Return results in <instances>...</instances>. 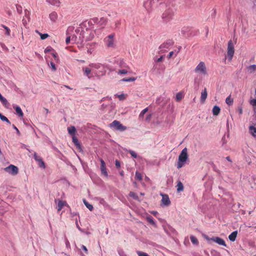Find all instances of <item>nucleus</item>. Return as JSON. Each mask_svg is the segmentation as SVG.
<instances>
[{
	"label": "nucleus",
	"instance_id": "nucleus-1",
	"mask_svg": "<svg viewBox=\"0 0 256 256\" xmlns=\"http://www.w3.org/2000/svg\"><path fill=\"white\" fill-rule=\"evenodd\" d=\"M188 160V154L187 148H184L180 152L178 158V161L176 164V168L178 169L184 166Z\"/></svg>",
	"mask_w": 256,
	"mask_h": 256
},
{
	"label": "nucleus",
	"instance_id": "nucleus-2",
	"mask_svg": "<svg viewBox=\"0 0 256 256\" xmlns=\"http://www.w3.org/2000/svg\"><path fill=\"white\" fill-rule=\"evenodd\" d=\"M194 72L201 76H206L208 74L207 69L204 62H200L196 67Z\"/></svg>",
	"mask_w": 256,
	"mask_h": 256
},
{
	"label": "nucleus",
	"instance_id": "nucleus-3",
	"mask_svg": "<svg viewBox=\"0 0 256 256\" xmlns=\"http://www.w3.org/2000/svg\"><path fill=\"white\" fill-rule=\"evenodd\" d=\"M174 9L172 8H167L162 14V18L166 22H168L172 19L174 14Z\"/></svg>",
	"mask_w": 256,
	"mask_h": 256
},
{
	"label": "nucleus",
	"instance_id": "nucleus-4",
	"mask_svg": "<svg viewBox=\"0 0 256 256\" xmlns=\"http://www.w3.org/2000/svg\"><path fill=\"white\" fill-rule=\"evenodd\" d=\"M109 126L114 130L120 132H123L127 129L126 126H123L120 122L116 120H114L110 124Z\"/></svg>",
	"mask_w": 256,
	"mask_h": 256
},
{
	"label": "nucleus",
	"instance_id": "nucleus-5",
	"mask_svg": "<svg viewBox=\"0 0 256 256\" xmlns=\"http://www.w3.org/2000/svg\"><path fill=\"white\" fill-rule=\"evenodd\" d=\"M114 36L115 34L112 33L104 38V42L108 48H114L115 47Z\"/></svg>",
	"mask_w": 256,
	"mask_h": 256
},
{
	"label": "nucleus",
	"instance_id": "nucleus-6",
	"mask_svg": "<svg viewBox=\"0 0 256 256\" xmlns=\"http://www.w3.org/2000/svg\"><path fill=\"white\" fill-rule=\"evenodd\" d=\"M174 42L172 40H168L166 41L159 46L160 50L158 53L162 54L164 52L172 46Z\"/></svg>",
	"mask_w": 256,
	"mask_h": 256
},
{
	"label": "nucleus",
	"instance_id": "nucleus-7",
	"mask_svg": "<svg viewBox=\"0 0 256 256\" xmlns=\"http://www.w3.org/2000/svg\"><path fill=\"white\" fill-rule=\"evenodd\" d=\"M234 52V44L232 41L230 40L228 42V52L227 56L230 60H231L232 58Z\"/></svg>",
	"mask_w": 256,
	"mask_h": 256
},
{
	"label": "nucleus",
	"instance_id": "nucleus-8",
	"mask_svg": "<svg viewBox=\"0 0 256 256\" xmlns=\"http://www.w3.org/2000/svg\"><path fill=\"white\" fill-rule=\"evenodd\" d=\"M4 170L6 172L12 176L16 175L18 172V167L12 164H10L9 166L6 167Z\"/></svg>",
	"mask_w": 256,
	"mask_h": 256
},
{
	"label": "nucleus",
	"instance_id": "nucleus-9",
	"mask_svg": "<svg viewBox=\"0 0 256 256\" xmlns=\"http://www.w3.org/2000/svg\"><path fill=\"white\" fill-rule=\"evenodd\" d=\"M93 21L101 28H103L107 23V19L103 17L100 18H96L93 19Z\"/></svg>",
	"mask_w": 256,
	"mask_h": 256
},
{
	"label": "nucleus",
	"instance_id": "nucleus-10",
	"mask_svg": "<svg viewBox=\"0 0 256 256\" xmlns=\"http://www.w3.org/2000/svg\"><path fill=\"white\" fill-rule=\"evenodd\" d=\"M153 0H148L144 2V6L148 12H150L152 10Z\"/></svg>",
	"mask_w": 256,
	"mask_h": 256
},
{
	"label": "nucleus",
	"instance_id": "nucleus-11",
	"mask_svg": "<svg viewBox=\"0 0 256 256\" xmlns=\"http://www.w3.org/2000/svg\"><path fill=\"white\" fill-rule=\"evenodd\" d=\"M162 204L166 206H168L170 204V202L168 196L167 194H162Z\"/></svg>",
	"mask_w": 256,
	"mask_h": 256
},
{
	"label": "nucleus",
	"instance_id": "nucleus-12",
	"mask_svg": "<svg viewBox=\"0 0 256 256\" xmlns=\"http://www.w3.org/2000/svg\"><path fill=\"white\" fill-rule=\"evenodd\" d=\"M211 240L219 245L225 246H226V244L224 240L219 237L212 238Z\"/></svg>",
	"mask_w": 256,
	"mask_h": 256
},
{
	"label": "nucleus",
	"instance_id": "nucleus-13",
	"mask_svg": "<svg viewBox=\"0 0 256 256\" xmlns=\"http://www.w3.org/2000/svg\"><path fill=\"white\" fill-rule=\"evenodd\" d=\"M82 70L84 72V75L86 76L88 78H91L92 76V74L91 72L92 70L90 68H83Z\"/></svg>",
	"mask_w": 256,
	"mask_h": 256
},
{
	"label": "nucleus",
	"instance_id": "nucleus-14",
	"mask_svg": "<svg viewBox=\"0 0 256 256\" xmlns=\"http://www.w3.org/2000/svg\"><path fill=\"white\" fill-rule=\"evenodd\" d=\"M94 34L98 36L100 34V32L98 30H95L94 31L90 32V36H86V40H92L94 37Z\"/></svg>",
	"mask_w": 256,
	"mask_h": 256
},
{
	"label": "nucleus",
	"instance_id": "nucleus-15",
	"mask_svg": "<svg viewBox=\"0 0 256 256\" xmlns=\"http://www.w3.org/2000/svg\"><path fill=\"white\" fill-rule=\"evenodd\" d=\"M46 2L49 4L59 7L60 5V0H46Z\"/></svg>",
	"mask_w": 256,
	"mask_h": 256
},
{
	"label": "nucleus",
	"instance_id": "nucleus-16",
	"mask_svg": "<svg viewBox=\"0 0 256 256\" xmlns=\"http://www.w3.org/2000/svg\"><path fill=\"white\" fill-rule=\"evenodd\" d=\"M100 164H101V165H100L101 172L104 174L106 176H107L108 173L106 170L105 162H104V160L102 159H100Z\"/></svg>",
	"mask_w": 256,
	"mask_h": 256
},
{
	"label": "nucleus",
	"instance_id": "nucleus-17",
	"mask_svg": "<svg viewBox=\"0 0 256 256\" xmlns=\"http://www.w3.org/2000/svg\"><path fill=\"white\" fill-rule=\"evenodd\" d=\"M67 205V203L65 201L58 200V201L57 203V206H58V211L60 212L61 210L63 208V207Z\"/></svg>",
	"mask_w": 256,
	"mask_h": 256
},
{
	"label": "nucleus",
	"instance_id": "nucleus-18",
	"mask_svg": "<svg viewBox=\"0 0 256 256\" xmlns=\"http://www.w3.org/2000/svg\"><path fill=\"white\" fill-rule=\"evenodd\" d=\"M208 96V93L206 91V89L204 88V89L202 92L201 96H200V101L202 103H204Z\"/></svg>",
	"mask_w": 256,
	"mask_h": 256
},
{
	"label": "nucleus",
	"instance_id": "nucleus-19",
	"mask_svg": "<svg viewBox=\"0 0 256 256\" xmlns=\"http://www.w3.org/2000/svg\"><path fill=\"white\" fill-rule=\"evenodd\" d=\"M68 134L72 136H76V128L74 126H70L68 128Z\"/></svg>",
	"mask_w": 256,
	"mask_h": 256
},
{
	"label": "nucleus",
	"instance_id": "nucleus-20",
	"mask_svg": "<svg viewBox=\"0 0 256 256\" xmlns=\"http://www.w3.org/2000/svg\"><path fill=\"white\" fill-rule=\"evenodd\" d=\"M58 14L55 12H53L49 14V18H50V20L53 22H56V20L58 19Z\"/></svg>",
	"mask_w": 256,
	"mask_h": 256
},
{
	"label": "nucleus",
	"instance_id": "nucleus-21",
	"mask_svg": "<svg viewBox=\"0 0 256 256\" xmlns=\"http://www.w3.org/2000/svg\"><path fill=\"white\" fill-rule=\"evenodd\" d=\"M181 50V46H179L178 48V50H175L174 51L170 52L168 55V58H170L174 54V56H176L180 52V51Z\"/></svg>",
	"mask_w": 256,
	"mask_h": 256
},
{
	"label": "nucleus",
	"instance_id": "nucleus-22",
	"mask_svg": "<svg viewBox=\"0 0 256 256\" xmlns=\"http://www.w3.org/2000/svg\"><path fill=\"white\" fill-rule=\"evenodd\" d=\"M238 234L237 231H234L228 236L229 240L232 242L235 241Z\"/></svg>",
	"mask_w": 256,
	"mask_h": 256
},
{
	"label": "nucleus",
	"instance_id": "nucleus-23",
	"mask_svg": "<svg viewBox=\"0 0 256 256\" xmlns=\"http://www.w3.org/2000/svg\"><path fill=\"white\" fill-rule=\"evenodd\" d=\"M212 114L214 116H218L220 111V109L219 106H214L212 108Z\"/></svg>",
	"mask_w": 256,
	"mask_h": 256
},
{
	"label": "nucleus",
	"instance_id": "nucleus-24",
	"mask_svg": "<svg viewBox=\"0 0 256 256\" xmlns=\"http://www.w3.org/2000/svg\"><path fill=\"white\" fill-rule=\"evenodd\" d=\"M176 190L178 192H182L184 190V186L180 181L178 182V184L176 186Z\"/></svg>",
	"mask_w": 256,
	"mask_h": 256
},
{
	"label": "nucleus",
	"instance_id": "nucleus-25",
	"mask_svg": "<svg viewBox=\"0 0 256 256\" xmlns=\"http://www.w3.org/2000/svg\"><path fill=\"white\" fill-rule=\"evenodd\" d=\"M72 142L76 145L77 148H80V145L78 142V139L76 138V136H72Z\"/></svg>",
	"mask_w": 256,
	"mask_h": 256
},
{
	"label": "nucleus",
	"instance_id": "nucleus-26",
	"mask_svg": "<svg viewBox=\"0 0 256 256\" xmlns=\"http://www.w3.org/2000/svg\"><path fill=\"white\" fill-rule=\"evenodd\" d=\"M249 130L250 134L256 137V128L251 126L249 128Z\"/></svg>",
	"mask_w": 256,
	"mask_h": 256
},
{
	"label": "nucleus",
	"instance_id": "nucleus-27",
	"mask_svg": "<svg viewBox=\"0 0 256 256\" xmlns=\"http://www.w3.org/2000/svg\"><path fill=\"white\" fill-rule=\"evenodd\" d=\"M256 70V64L250 65L248 67V71L250 73H252Z\"/></svg>",
	"mask_w": 256,
	"mask_h": 256
},
{
	"label": "nucleus",
	"instance_id": "nucleus-28",
	"mask_svg": "<svg viewBox=\"0 0 256 256\" xmlns=\"http://www.w3.org/2000/svg\"><path fill=\"white\" fill-rule=\"evenodd\" d=\"M14 108L16 114L20 116H24L23 112H22L19 106H16Z\"/></svg>",
	"mask_w": 256,
	"mask_h": 256
},
{
	"label": "nucleus",
	"instance_id": "nucleus-29",
	"mask_svg": "<svg viewBox=\"0 0 256 256\" xmlns=\"http://www.w3.org/2000/svg\"><path fill=\"white\" fill-rule=\"evenodd\" d=\"M102 66V65L100 64H89V66L90 68H95V69H99L101 68V66Z\"/></svg>",
	"mask_w": 256,
	"mask_h": 256
},
{
	"label": "nucleus",
	"instance_id": "nucleus-30",
	"mask_svg": "<svg viewBox=\"0 0 256 256\" xmlns=\"http://www.w3.org/2000/svg\"><path fill=\"white\" fill-rule=\"evenodd\" d=\"M114 96L115 97L118 98L120 100H123L126 98L127 95L122 94H114Z\"/></svg>",
	"mask_w": 256,
	"mask_h": 256
},
{
	"label": "nucleus",
	"instance_id": "nucleus-31",
	"mask_svg": "<svg viewBox=\"0 0 256 256\" xmlns=\"http://www.w3.org/2000/svg\"><path fill=\"white\" fill-rule=\"evenodd\" d=\"M233 99L231 98L230 96H229L226 98V102L228 106H231L233 104Z\"/></svg>",
	"mask_w": 256,
	"mask_h": 256
},
{
	"label": "nucleus",
	"instance_id": "nucleus-32",
	"mask_svg": "<svg viewBox=\"0 0 256 256\" xmlns=\"http://www.w3.org/2000/svg\"><path fill=\"white\" fill-rule=\"evenodd\" d=\"M83 202L84 203V204H85V206H86V207L90 211H92L94 209V207L93 206L88 204V202L86 201V200H83Z\"/></svg>",
	"mask_w": 256,
	"mask_h": 256
},
{
	"label": "nucleus",
	"instance_id": "nucleus-33",
	"mask_svg": "<svg viewBox=\"0 0 256 256\" xmlns=\"http://www.w3.org/2000/svg\"><path fill=\"white\" fill-rule=\"evenodd\" d=\"M0 119L4 122H6L8 124H10V121L6 117L2 115L1 113H0Z\"/></svg>",
	"mask_w": 256,
	"mask_h": 256
},
{
	"label": "nucleus",
	"instance_id": "nucleus-34",
	"mask_svg": "<svg viewBox=\"0 0 256 256\" xmlns=\"http://www.w3.org/2000/svg\"><path fill=\"white\" fill-rule=\"evenodd\" d=\"M136 78L134 77H132L130 78H124L122 80V81L126 82H134L136 80Z\"/></svg>",
	"mask_w": 256,
	"mask_h": 256
},
{
	"label": "nucleus",
	"instance_id": "nucleus-35",
	"mask_svg": "<svg viewBox=\"0 0 256 256\" xmlns=\"http://www.w3.org/2000/svg\"><path fill=\"white\" fill-rule=\"evenodd\" d=\"M190 239L192 244H198V240L197 238L194 236H190Z\"/></svg>",
	"mask_w": 256,
	"mask_h": 256
},
{
	"label": "nucleus",
	"instance_id": "nucleus-36",
	"mask_svg": "<svg viewBox=\"0 0 256 256\" xmlns=\"http://www.w3.org/2000/svg\"><path fill=\"white\" fill-rule=\"evenodd\" d=\"M164 58V56H160L159 58H156V57H154V60L156 62H160L162 61Z\"/></svg>",
	"mask_w": 256,
	"mask_h": 256
},
{
	"label": "nucleus",
	"instance_id": "nucleus-37",
	"mask_svg": "<svg viewBox=\"0 0 256 256\" xmlns=\"http://www.w3.org/2000/svg\"><path fill=\"white\" fill-rule=\"evenodd\" d=\"M148 111V108H144V110H143L140 113V115H139V118H143L144 114Z\"/></svg>",
	"mask_w": 256,
	"mask_h": 256
},
{
	"label": "nucleus",
	"instance_id": "nucleus-38",
	"mask_svg": "<svg viewBox=\"0 0 256 256\" xmlns=\"http://www.w3.org/2000/svg\"><path fill=\"white\" fill-rule=\"evenodd\" d=\"M95 45V44L94 43H92L90 44V46H92V48H90L88 50V53L89 54H91L92 52H93V50H94V47Z\"/></svg>",
	"mask_w": 256,
	"mask_h": 256
},
{
	"label": "nucleus",
	"instance_id": "nucleus-39",
	"mask_svg": "<svg viewBox=\"0 0 256 256\" xmlns=\"http://www.w3.org/2000/svg\"><path fill=\"white\" fill-rule=\"evenodd\" d=\"M182 98V94L180 92H178L176 94V100L178 102L180 101Z\"/></svg>",
	"mask_w": 256,
	"mask_h": 256
},
{
	"label": "nucleus",
	"instance_id": "nucleus-40",
	"mask_svg": "<svg viewBox=\"0 0 256 256\" xmlns=\"http://www.w3.org/2000/svg\"><path fill=\"white\" fill-rule=\"evenodd\" d=\"M136 178L139 180H142V176L141 174L138 172H136Z\"/></svg>",
	"mask_w": 256,
	"mask_h": 256
},
{
	"label": "nucleus",
	"instance_id": "nucleus-41",
	"mask_svg": "<svg viewBox=\"0 0 256 256\" xmlns=\"http://www.w3.org/2000/svg\"><path fill=\"white\" fill-rule=\"evenodd\" d=\"M38 162L39 166L40 167L42 168H45L44 162L42 158L40 160H38Z\"/></svg>",
	"mask_w": 256,
	"mask_h": 256
},
{
	"label": "nucleus",
	"instance_id": "nucleus-42",
	"mask_svg": "<svg viewBox=\"0 0 256 256\" xmlns=\"http://www.w3.org/2000/svg\"><path fill=\"white\" fill-rule=\"evenodd\" d=\"M128 72V70L125 69L120 70L118 72V74H126Z\"/></svg>",
	"mask_w": 256,
	"mask_h": 256
},
{
	"label": "nucleus",
	"instance_id": "nucleus-43",
	"mask_svg": "<svg viewBox=\"0 0 256 256\" xmlns=\"http://www.w3.org/2000/svg\"><path fill=\"white\" fill-rule=\"evenodd\" d=\"M136 253L138 256H149L146 253L140 251H137Z\"/></svg>",
	"mask_w": 256,
	"mask_h": 256
},
{
	"label": "nucleus",
	"instance_id": "nucleus-44",
	"mask_svg": "<svg viewBox=\"0 0 256 256\" xmlns=\"http://www.w3.org/2000/svg\"><path fill=\"white\" fill-rule=\"evenodd\" d=\"M128 152L132 157H133L134 158H137V154H136V152H134V151H133L132 150H130Z\"/></svg>",
	"mask_w": 256,
	"mask_h": 256
},
{
	"label": "nucleus",
	"instance_id": "nucleus-45",
	"mask_svg": "<svg viewBox=\"0 0 256 256\" xmlns=\"http://www.w3.org/2000/svg\"><path fill=\"white\" fill-rule=\"evenodd\" d=\"M2 27L6 30V34L9 36L10 34V30L9 28L5 26H2Z\"/></svg>",
	"mask_w": 256,
	"mask_h": 256
},
{
	"label": "nucleus",
	"instance_id": "nucleus-46",
	"mask_svg": "<svg viewBox=\"0 0 256 256\" xmlns=\"http://www.w3.org/2000/svg\"><path fill=\"white\" fill-rule=\"evenodd\" d=\"M40 34V38L42 40H44L48 36V35L47 34Z\"/></svg>",
	"mask_w": 256,
	"mask_h": 256
},
{
	"label": "nucleus",
	"instance_id": "nucleus-47",
	"mask_svg": "<svg viewBox=\"0 0 256 256\" xmlns=\"http://www.w3.org/2000/svg\"><path fill=\"white\" fill-rule=\"evenodd\" d=\"M148 221L152 224H154V222L153 220V218L152 216H149L147 218Z\"/></svg>",
	"mask_w": 256,
	"mask_h": 256
},
{
	"label": "nucleus",
	"instance_id": "nucleus-48",
	"mask_svg": "<svg viewBox=\"0 0 256 256\" xmlns=\"http://www.w3.org/2000/svg\"><path fill=\"white\" fill-rule=\"evenodd\" d=\"M34 160L37 162H38L41 159V158L37 155L36 152H34Z\"/></svg>",
	"mask_w": 256,
	"mask_h": 256
},
{
	"label": "nucleus",
	"instance_id": "nucleus-49",
	"mask_svg": "<svg viewBox=\"0 0 256 256\" xmlns=\"http://www.w3.org/2000/svg\"><path fill=\"white\" fill-rule=\"evenodd\" d=\"M121 24L120 20H118L115 22V28H118Z\"/></svg>",
	"mask_w": 256,
	"mask_h": 256
},
{
	"label": "nucleus",
	"instance_id": "nucleus-50",
	"mask_svg": "<svg viewBox=\"0 0 256 256\" xmlns=\"http://www.w3.org/2000/svg\"><path fill=\"white\" fill-rule=\"evenodd\" d=\"M50 67L53 71H55L56 70V67L55 64L53 62H51L50 63Z\"/></svg>",
	"mask_w": 256,
	"mask_h": 256
},
{
	"label": "nucleus",
	"instance_id": "nucleus-51",
	"mask_svg": "<svg viewBox=\"0 0 256 256\" xmlns=\"http://www.w3.org/2000/svg\"><path fill=\"white\" fill-rule=\"evenodd\" d=\"M0 100L3 103V104H6L8 101L7 100H6V98H5L4 97H3L2 96H0Z\"/></svg>",
	"mask_w": 256,
	"mask_h": 256
},
{
	"label": "nucleus",
	"instance_id": "nucleus-52",
	"mask_svg": "<svg viewBox=\"0 0 256 256\" xmlns=\"http://www.w3.org/2000/svg\"><path fill=\"white\" fill-rule=\"evenodd\" d=\"M70 40H72L70 36H68L66 40V44H70Z\"/></svg>",
	"mask_w": 256,
	"mask_h": 256
},
{
	"label": "nucleus",
	"instance_id": "nucleus-53",
	"mask_svg": "<svg viewBox=\"0 0 256 256\" xmlns=\"http://www.w3.org/2000/svg\"><path fill=\"white\" fill-rule=\"evenodd\" d=\"M130 196H131V197H132L134 198H138V196L136 195V194L134 192H130Z\"/></svg>",
	"mask_w": 256,
	"mask_h": 256
},
{
	"label": "nucleus",
	"instance_id": "nucleus-54",
	"mask_svg": "<svg viewBox=\"0 0 256 256\" xmlns=\"http://www.w3.org/2000/svg\"><path fill=\"white\" fill-rule=\"evenodd\" d=\"M52 48L50 46H48L45 50H44V52L47 53L48 52L52 50Z\"/></svg>",
	"mask_w": 256,
	"mask_h": 256
},
{
	"label": "nucleus",
	"instance_id": "nucleus-55",
	"mask_svg": "<svg viewBox=\"0 0 256 256\" xmlns=\"http://www.w3.org/2000/svg\"><path fill=\"white\" fill-rule=\"evenodd\" d=\"M116 166L117 168H120V162L118 160H116L115 162Z\"/></svg>",
	"mask_w": 256,
	"mask_h": 256
},
{
	"label": "nucleus",
	"instance_id": "nucleus-56",
	"mask_svg": "<svg viewBox=\"0 0 256 256\" xmlns=\"http://www.w3.org/2000/svg\"><path fill=\"white\" fill-rule=\"evenodd\" d=\"M71 40L73 43H74L76 41V36H72L71 38Z\"/></svg>",
	"mask_w": 256,
	"mask_h": 256
},
{
	"label": "nucleus",
	"instance_id": "nucleus-57",
	"mask_svg": "<svg viewBox=\"0 0 256 256\" xmlns=\"http://www.w3.org/2000/svg\"><path fill=\"white\" fill-rule=\"evenodd\" d=\"M76 228H78V229L80 231V232H84V230H82V229L80 227V226H79V225H78V222H76Z\"/></svg>",
	"mask_w": 256,
	"mask_h": 256
},
{
	"label": "nucleus",
	"instance_id": "nucleus-58",
	"mask_svg": "<svg viewBox=\"0 0 256 256\" xmlns=\"http://www.w3.org/2000/svg\"><path fill=\"white\" fill-rule=\"evenodd\" d=\"M237 111L240 114H242L243 110H242V108H238Z\"/></svg>",
	"mask_w": 256,
	"mask_h": 256
},
{
	"label": "nucleus",
	"instance_id": "nucleus-59",
	"mask_svg": "<svg viewBox=\"0 0 256 256\" xmlns=\"http://www.w3.org/2000/svg\"><path fill=\"white\" fill-rule=\"evenodd\" d=\"M14 128L15 130L16 131V132L18 134H20V132L19 131V130H18V128L14 126V125H13L12 126Z\"/></svg>",
	"mask_w": 256,
	"mask_h": 256
},
{
	"label": "nucleus",
	"instance_id": "nucleus-60",
	"mask_svg": "<svg viewBox=\"0 0 256 256\" xmlns=\"http://www.w3.org/2000/svg\"><path fill=\"white\" fill-rule=\"evenodd\" d=\"M200 81V80H198V78H195L194 80V83L197 84L198 85L199 84Z\"/></svg>",
	"mask_w": 256,
	"mask_h": 256
},
{
	"label": "nucleus",
	"instance_id": "nucleus-61",
	"mask_svg": "<svg viewBox=\"0 0 256 256\" xmlns=\"http://www.w3.org/2000/svg\"><path fill=\"white\" fill-rule=\"evenodd\" d=\"M82 250H84L86 253H87V252H88V249H87V248H86V246H84L82 245Z\"/></svg>",
	"mask_w": 256,
	"mask_h": 256
},
{
	"label": "nucleus",
	"instance_id": "nucleus-62",
	"mask_svg": "<svg viewBox=\"0 0 256 256\" xmlns=\"http://www.w3.org/2000/svg\"><path fill=\"white\" fill-rule=\"evenodd\" d=\"M119 254L120 256H123L124 254V252H119Z\"/></svg>",
	"mask_w": 256,
	"mask_h": 256
},
{
	"label": "nucleus",
	"instance_id": "nucleus-63",
	"mask_svg": "<svg viewBox=\"0 0 256 256\" xmlns=\"http://www.w3.org/2000/svg\"><path fill=\"white\" fill-rule=\"evenodd\" d=\"M104 202V199H102V198H101V199H100V202L101 204H103Z\"/></svg>",
	"mask_w": 256,
	"mask_h": 256
},
{
	"label": "nucleus",
	"instance_id": "nucleus-64",
	"mask_svg": "<svg viewBox=\"0 0 256 256\" xmlns=\"http://www.w3.org/2000/svg\"><path fill=\"white\" fill-rule=\"evenodd\" d=\"M158 212H156V211H154L152 212V214L154 215H156Z\"/></svg>",
	"mask_w": 256,
	"mask_h": 256
}]
</instances>
